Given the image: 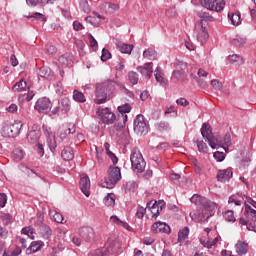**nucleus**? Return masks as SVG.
Instances as JSON below:
<instances>
[{
    "label": "nucleus",
    "mask_w": 256,
    "mask_h": 256,
    "mask_svg": "<svg viewBox=\"0 0 256 256\" xmlns=\"http://www.w3.org/2000/svg\"><path fill=\"white\" fill-rule=\"evenodd\" d=\"M116 87L117 82L113 80H107L96 84V98L94 99V103H96V105H103V103H107V100L113 97Z\"/></svg>",
    "instance_id": "obj_1"
},
{
    "label": "nucleus",
    "mask_w": 256,
    "mask_h": 256,
    "mask_svg": "<svg viewBox=\"0 0 256 256\" xmlns=\"http://www.w3.org/2000/svg\"><path fill=\"white\" fill-rule=\"evenodd\" d=\"M197 42L203 45L209 39V22L198 21L194 28Z\"/></svg>",
    "instance_id": "obj_2"
},
{
    "label": "nucleus",
    "mask_w": 256,
    "mask_h": 256,
    "mask_svg": "<svg viewBox=\"0 0 256 256\" xmlns=\"http://www.w3.org/2000/svg\"><path fill=\"white\" fill-rule=\"evenodd\" d=\"M121 181V168L111 166L108 171L107 179L102 183L106 189H113Z\"/></svg>",
    "instance_id": "obj_3"
},
{
    "label": "nucleus",
    "mask_w": 256,
    "mask_h": 256,
    "mask_svg": "<svg viewBox=\"0 0 256 256\" xmlns=\"http://www.w3.org/2000/svg\"><path fill=\"white\" fill-rule=\"evenodd\" d=\"M130 161L133 171H135L136 173H143V171H145V167H147V162H145L143 154H141L139 150L133 151L130 156Z\"/></svg>",
    "instance_id": "obj_4"
},
{
    "label": "nucleus",
    "mask_w": 256,
    "mask_h": 256,
    "mask_svg": "<svg viewBox=\"0 0 256 256\" xmlns=\"http://www.w3.org/2000/svg\"><path fill=\"white\" fill-rule=\"evenodd\" d=\"M190 201L194 205H202V207H204V209H208V211H213L214 209H217V203L198 194H194L190 198Z\"/></svg>",
    "instance_id": "obj_5"
},
{
    "label": "nucleus",
    "mask_w": 256,
    "mask_h": 256,
    "mask_svg": "<svg viewBox=\"0 0 256 256\" xmlns=\"http://www.w3.org/2000/svg\"><path fill=\"white\" fill-rule=\"evenodd\" d=\"M200 5L208 11H216V13H221L225 9V0H200Z\"/></svg>",
    "instance_id": "obj_6"
},
{
    "label": "nucleus",
    "mask_w": 256,
    "mask_h": 256,
    "mask_svg": "<svg viewBox=\"0 0 256 256\" xmlns=\"http://www.w3.org/2000/svg\"><path fill=\"white\" fill-rule=\"evenodd\" d=\"M134 131L137 135H147L149 133V125L142 114L137 115L134 119Z\"/></svg>",
    "instance_id": "obj_7"
},
{
    "label": "nucleus",
    "mask_w": 256,
    "mask_h": 256,
    "mask_svg": "<svg viewBox=\"0 0 256 256\" xmlns=\"http://www.w3.org/2000/svg\"><path fill=\"white\" fill-rule=\"evenodd\" d=\"M231 134L226 133L224 136H216L214 140V146H211V149H219L222 147L224 151L227 153L229 151V147H231Z\"/></svg>",
    "instance_id": "obj_8"
},
{
    "label": "nucleus",
    "mask_w": 256,
    "mask_h": 256,
    "mask_svg": "<svg viewBox=\"0 0 256 256\" xmlns=\"http://www.w3.org/2000/svg\"><path fill=\"white\" fill-rule=\"evenodd\" d=\"M23 124L21 122H16L11 125H6L1 130L2 137H17L21 133V128Z\"/></svg>",
    "instance_id": "obj_9"
},
{
    "label": "nucleus",
    "mask_w": 256,
    "mask_h": 256,
    "mask_svg": "<svg viewBox=\"0 0 256 256\" xmlns=\"http://www.w3.org/2000/svg\"><path fill=\"white\" fill-rule=\"evenodd\" d=\"M97 115L100 116L102 123L106 125H111L115 123V113L111 112L109 108H98Z\"/></svg>",
    "instance_id": "obj_10"
},
{
    "label": "nucleus",
    "mask_w": 256,
    "mask_h": 256,
    "mask_svg": "<svg viewBox=\"0 0 256 256\" xmlns=\"http://www.w3.org/2000/svg\"><path fill=\"white\" fill-rule=\"evenodd\" d=\"M201 135L205 141L209 144L210 147H215V139L217 136L213 135V131L211 130V125L204 123L201 128Z\"/></svg>",
    "instance_id": "obj_11"
},
{
    "label": "nucleus",
    "mask_w": 256,
    "mask_h": 256,
    "mask_svg": "<svg viewBox=\"0 0 256 256\" xmlns=\"http://www.w3.org/2000/svg\"><path fill=\"white\" fill-rule=\"evenodd\" d=\"M105 248L107 253H109L110 255L118 253L119 249H121V243L119 242V238H117L116 236L109 237L107 242L105 243Z\"/></svg>",
    "instance_id": "obj_12"
},
{
    "label": "nucleus",
    "mask_w": 256,
    "mask_h": 256,
    "mask_svg": "<svg viewBox=\"0 0 256 256\" xmlns=\"http://www.w3.org/2000/svg\"><path fill=\"white\" fill-rule=\"evenodd\" d=\"M51 106V100L47 97H42L36 101L34 109L38 111V113H49Z\"/></svg>",
    "instance_id": "obj_13"
},
{
    "label": "nucleus",
    "mask_w": 256,
    "mask_h": 256,
    "mask_svg": "<svg viewBox=\"0 0 256 256\" xmlns=\"http://www.w3.org/2000/svg\"><path fill=\"white\" fill-rule=\"evenodd\" d=\"M79 236L83 241L87 243H91V241H95V230L89 226H83L78 230Z\"/></svg>",
    "instance_id": "obj_14"
},
{
    "label": "nucleus",
    "mask_w": 256,
    "mask_h": 256,
    "mask_svg": "<svg viewBox=\"0 0 256 256\" xmlns=\"http://www.w3.org/2000/svg\"><path fill=\"white\" fill-rule=\"evenodd\" d=\"M190 217L195 223H207L209 220V215H207L205 210H196L194 212H190Z\"/></svg>",
    "instance_id": "obj_15"
},
{
    "label": "nucleus",
    "mask_w": 256,
    "mask_h": 256,
    "mask_svg": "<svg viewBox=\"0 0 256 256\" xmlns=\"http://www.w3.org/2000/svg\"><path fill=\"white\" fill-rule=\"evenodd\" d=\"M163 207H165V204H163V203H157V202L150 201L147 203L146 209H147V211L151 212L152 217L157 219V217H159V211H162Z\"/></svg>",
    "instance_id": "obj_16"
},
{
    "label": "nucleus",
    "mask_w": 256,
    "mask_h": 256,
    "mask_svg": "<svg viewBox=\"0 0 256 256\" xmlns=\"http://www.w3.org/2000/svg\"><path fill=\"white\" fill-rule=\"evenodd\" d=\"M153 233H171V227L165 222H155L151 227Z\"/></svg>",
    "instance_id": "obj_17"
},
{
    "label": "nucleus",
    "mask_w": 256,
    "mask_h": 256,
    "mask_svg": "<svg viewBox=\"0 0 256 256\" xmlns=\"http://www.w3.org/2000/svg\"><path fill=\"white\" fill-rule=\"evenodd\" d=\"M137 71L146 79H151L153 75V62L145 63L144 66H138Z\"/></svg>",
    "instance_id": "obj_18"
},
{
    "label": "nucleus",
    "mask_w": 256,
    "mask_h": 256,
    "mask_svg": "<svg viewBox=\"0 0 256 256\" xmlns=\"http://www.w3.org/2000/svg\"><path fill=\"white\" fill-rule=\"evenodd\" d=\"M233 177V169H223L219 170L217 173V180L221 183H227V181H230Z\"/></svg>",
    "instance_id": "obj_19"
},
{
    "label": "nucleus",
    "mask_w": 256,
    "mask_h": 256,
    "mask_svg": "<svg viewBox=\"0 0 256 256\" xmlns=\"http://www.w3.org/2000/svg\"><path fill=\"white\" fill-rule=\"evenodd\" d=\"M80 189L85 197H89V195H91L89 192V189H91V180L89 179V176L80 178Z\"/></svg>",
    "instance_id": "obj_20"
},
{
    "label": "nucleus",
    "mask_w": 256,
    "mask_h": 256,
    "mask_svg": "<svg viewBox=\"0 0 256 256\" xmlns=\"http://www.w3.org/2000/svg\"><path fill=\"white\" fill-rule=\"evenodd\" d=\"M115 45H116L118 51H120V53H126L127 55H131V51H133V45L125 44V43L121 42L120 40L116 39Z\"/></svg>",
    "instance_id": "obj_21"
},
{
    "label": "nucleus",
    "mask_w": 256,
    "mask_h": 256,
    "mask_svg": "<svg viewBox=\"0 0 256 256\" xmlns=\"http://www.w3.org/2000/svg\"><path fill=\"white\" fill-rule=\"evenodd\" d=\"M235 249L238 255H247L249 251V244L244 241H238L235 245Z\"/></svg>",
    "instance_id": "obj_22"
},
{
    "label": "nucleus",
    "mask_w": 256,
    "mask_h": 256,
    "mask_svg": "<svg viewBox=\"0 0 256 256\" xmlns=\"http://www.w3.org/2000/svg\"><path fill=\"white\" fill-rule=\"evenodd\" d=\"M27 89H29V86H27V82L24 81L23 79H21L20 81L16 82L12 86V91L14 93H21L23 91H27Z\"/></svg>",
    "instance_id": "obj_23"
},
{
    "label": "nucleus",
    "mask_w": 256,
    "mask_h": 256,
    "mask_svg": "<svg viewBox=\"0 0 256 256\" xmlns=\"http://www.w3.org/2000/svg\"><path fill=\"white\" fill-rule=\"evenodd\" d=\"M61 113L67 114L71 111V101L68 98H63L58 102Z\"/></svg>",
    "instance_id": "obj_24"
},
{
    "label": "nucleus",
    "mask_w": 256,
    "mask_h": 256,
    "mask_svg": "<svg viewBox=\"0 0 256 256\" xmlns=\"http://www.w3.org/2000/svg\"><path fill=\"white\" fill-rule=\"evenodd\" d=\"M244 215L249 221L256 222V210L253 209L249 204H245Z\"/></svg>",
    "instance_id": "obj_25"
},
{
    "label": "nucleus",
    "mask_w": 256,
    "mask_h": 256,
    "mask_svg": "<svg viewBox=\"0 0 256 256\" xmlns=\"http://www.w3.org/2000/svg\"><path fill=\"white\" fill-rule=\"evenodd\" d=\"M118 111L121 114V116H119V118L123 120V122L125 123L127 121V114L126 113H131V105H129V103H126L122 106H118Z\"/></svg>",
    "instance_id": "obj_26"
},
{
    "label": "nucleus",
    "mask_w": 256,
    "mask_h": 256,
    "mask_svg": "<svg viewBox=\"0 0 256 256\" xmlns=\"http://www.w3.org/2000/svg\"><path fill=\"white\" fill-rule=\"evenodd\" d=\"M39 137H41V131L39 130H32L28 133L27 139L31 145H35L37 141H39Z\"/></svg>",
    "instance_id": "obj_27"
},
{
    "label": "nucleus",
    "mask_w": 256,
    "mask_h": 256,
    "mask_svg": "<svg viewBox=\"0 0 256 256\" xmlns=\"http://www.w3.org/2000/svg\"><path fill=\"white\" fill-rule=\"evenodd\" d=\"M154 77L157 83H160L163 87L167 85V80L163 77V73L161 72V67H157L154 71Z\"/></svg>",
    "instance_id": "obj_28"
},
{
    "label": "nucleus",
    "mask_w": 256,
    "mask_h": 256,
    "mask_svg": "<svg viewBox=\"0 0 256 256\" xmlns=\"http://www.w3.org/2000/svg\"><path fill=\"white\" fill-rule=\"evenodd\" d=\"M93 15L94 16H87L86 21H88V23H91V25L97 26L99 25V23H101V19H103V16H101V14L97 12H93Z\"/></svg>",
    "instance_id": "obj_29"
},
{
    "label": "nucleus",
    "mask_w": 256,
    "mask_h": 256,
    "mask_svg": "<svg viewBox=\"0 0 256 256\" xmlns=\"http://www.w3.org/2000/svg\"><path fill=\"white\" fill-rule=\"evenodd\" d=\"M143 57L149 61H155V59H157V51H155L153 48H148L144 50Z\"/></svg>",
    "instance_id": "obj_30"
},
{
    "label": "nucleus",
    "mask_w": 256,
    "mask_h": 256,
    "mask_svg": "<svg viewBox=\"0 0 256 256\" xmlns=\"http://www.w3.org/2000/svg\"><path fill=\"white\" fill-rule=\"evenodd\" d=\"M60 65L64 67H73V58L71 56L62 55L58 59Z\"/></svg>",
    "instance_id": "obj_31"
},
{
    "label": "nucleus",
    "mask_w": 256,
    "mask_h": 256,
    "mask_svg": "<svg viewBox=\"0 0 256 256\" xmlns=\"http://www.w3.org/2000/svg\"><path fill=\"white\" fill-rule=\"evenodd\" d=\"M74 157L73 149L67 147L62 150V159H64V161H73Z\"/></svg>",
    "instance_id": "obj_32"
},
{
    "label": "nucleus",
    "mask_w": 256,
    "mask_h": 256,
    "mask_svg": "<svg viewBox=\"0 0 256 256\" xmlns=\"http://www.w3.org/2000/svg\"><path fill=\"white\" fill-rule=\"evenodd\" d=\"M38 75L43 79H51V77H53V72L47 67H42L39 69Z\"/></svg>",
    "instance_id": "obj_33"
},
{
    "label": "nucleus",
    "mask_w": 256,
    "mask_h": 256,
    "mask_svg": "<svg viewBox=\"0 0 256 256\" xmlns=\"http://www.w3.org/2000/svg\"><path fill=\"white\" fill-rule=\"evenodd\" d=\"M229 61L230 63H232V65H243L245 63V60H243V57L237 54H233L229 56Z\"/></svg>",
    "instance_id": "obj_34"
},
{
    "label": "nucleus",
    "mask_w": 256,
    "mask_h": 256,
    "mask_svg": "<svg viewBox=\"0 0 256 256\" xmlns=\"http://www.w3.org/2000/svg\"><path fill=\"white\" fill-rule=\"evenodd\" d=\"M232 45H235V47H243L247 43V38L243 36H236V38H233L231 40Z\"/></svg>",
    "instance_id": "obj_35"
},
{
    "label": "nucleus",
    "mask_w": 256,
    "mask_h": 256,
    "mask_svg": "<svg viewBox=\"0 0 256 256\" xmlns=\"http://www.w3.org/2000/svg\"><path fill=\"white\" fill-rule=\"evenodd\" d=\"M73 99L74 101H77V103H85V101H87V99L85 98V94H83L79 90L73 91Z\"/></svg>",
    "instance_id": "obj_36"
},
{
    "label": "nucleus",
    "mask_w": 256,
    "mask_h": 256,
    "mask_svg": "<svg viewBox=\"0 0 256 256\" xmlns=\"http://www.w3.org/2000/svg\"><path fill=\"white\" fill-rule=\"evenodd\" d=\"M229 19L231 20L232 25L237 27V25H241V14L240 13H232L228 14Z\"/></svg>",
    "instance_id": "obj_37"
},
{
    "label": "nucleus",
    "mask_w": 256,
    "mask_h": 256,
    "mask_svg": "<svg viewBox=\"0 0 256 256\" xmlns=\"http://www.w3.org/2000/svg\"><path fill=\"white\" fill-rule=\"evenodd\" d=\"M135 189H137V182L130 180L126 183L125 193H135Z\"/></svg>",
    "instance_id": "obj_38"
},
{
    "label": "nucleus",
    "mask_w": 256,
    "mask_h": 256,
    "mask_svg": "<svg viewBox=\"0 0 256 256\" xmlns=\"http://www.w3.org/2000/svg\"><path fill=\"white\" fill-rule=\"evenodd\" d=\"M189 237V227H184L182 230L178 233V241L179 243H182V241H185Z\"/></svg>",
    "instance_id": "obj_39"
},
{
    "label": "nucleus",
    "mask_w": 256,
    "mask_h": 256,
    "mask_svg": "<svg viewBox=\"0 0 256 256\" xmlns=\"http://www.w3.org/2000/svg\"><path fill=\"white\" fill-rule=\"evenodd\" d=\"M103 201L106 207H115V195L108 194Z\"/></svg>",
    "instance_id": "obj_40"
},
{
    "label": "nucleus",
    "mask_w": 256,
    "mask_h": 256,
    "mask_svg": "<svg viewBox=\"0 0 256 256\" xmlns=\"http://www.w3.org/2000/svg\"><path fill=\"white\" fill-rule=\"evenodd\" d=\"M128 79L132 85H137L139 83V74L135 71L128 72Z\"/></svg>",
    "instance_id": "obj_41"
},
{
    "label": "nucleus",
    "mask_w": 256,
    "mask_h": 256,
    "mask_svg": "<svg viewBox=\"0 0 256 256\" xmlns=\"http://www.w3.org/2000/svg\"><path fill=\"white\" fill-rule=\"evenodd\" d=\"M198 151L200 153H207L209 151V147L207 146V143H205L203 140H197L196 141Z\"/></svg>",
    "instance_id": "obj_42"
},
{
    "label": "nucleus",
    "mask_w": 256,
    "mask_h": 256,
    "mask_svg": "<svg viewBox=\"0 0 256 256\" xmlns=\"http://www.w3.org/2000/svg\"><path fill=\"white\" fill-rule=\"evenodd\" d=\"M47 145L50 149V151H52V153L55 152V149L57 148V141H55V135L51 137L47 138Z\"/></svg>",
    "instance_id": "obj_43"
},
{
    "label": "nucleus",
    "mask_w": 256,
    "mask_h": 256,
    "mask_svg": "<svg viewBox=\"0 0 256 256\" xmlns=\"http://www.w3.org/2000/svg\"><path fill=\"white\" fill-rule=\"evenodd\" d=\"M173 75L178 81H185L187 79V73L185 71L175 70Z\"/></svg>",
    "instance_id": "obj_44"
},
{
    "label": "nucleus",
    "mask_w": 256,
    "mask_h": 256,
    "mask_svg": "<svg viewBox=\"0 0 256 256\" xmlns=\"http://www.w3.org/2000/svg\"><path fill=\"white\" fill-rule=\"evenodd\" d=\"M224 219L225 221H228L229 223H235V213L232 210H228L224 213Z\"/></svg>",
    "instance_id": "obj_45"
},
{
    "label": "nucleus",
    "mask_w": 256,
    "mask_h": 256,
    "mask_svg": "<svg viewBox=\"0 0 256 256\" xmlns=\"http://www.w3.org/2000/svg\"><path fill=\"white\" fill-rule=\"evenodd\" d=\"M110 221H112V223H116V225H121L122 227H124V229H129V224L121 221V219H119V217L117 216H111Z\"/></svg>",
    "instance_id": "obj_46"
},
{
    "label": "nucleus",
    "mask_w": 256,
    "mask_h": 256,
    "mask_svg": "<svg viewBox=\"0 0 256 256\" xmlns=\"http://www.w3.org/2000/svg\"><path fill=\"white\" fill-rule=\"evenodd\" d=\"M42 247H43V242L34 241L30 245V249L33 253H37V251H40Z\"/></svg>",
    "instance_id": "obj_47"
},
{
    "label": "nucleus",
    "mask_w": 256,
    "mask_h": 256,
    "mask_svg": "<svg viewBox=\"0 0 256 256\" xmlns=\"http://www.w3.org/2000/svg\"><path fill=\"white\" fill-rule=\"evenodd\" d=\"M157 129L163 133V131H169L171 126H169L168 122H160L156 125Z\"/></svg>",
    "instance_id": "obj_48"
},
{
    "label": "nucleus",
    "mask_w": 256,
    "mask_h": 256,
    "mask_svg": "<svg viewBox=\"0 0 256 256\" xmlns=\"http://www.w3.org/2000/svg\"><path fill=\"white\" fill-rule=\"evenodd\" d=\"M198 17H200V21H213V16L209 15L207 12H198Z\"/></svg>",
    "instance_id": "obj_49"
},
{
    "label": "nucleus",
    "mask_w": 256,
    "mask_h": 256,
    "mask_svg": "<svg viewBox=\"0 0 256 256\" xmlns=\"http://www.w3.org/2000/svg\"><path fill=\"white\" fill-rule=\"evenodd\" d=\"M3 225H11V223H13V216H11V214H3L1 216Z\"/></svg>",
    "instance_id": "obj_50"
},
{
    "label": "nucleus",
    "mask_w": 256,
    "mask_h": 256,
    "mask_svg": "<svg viewBox=\"0 0 256 256\" xmlns=\"http://www.w3.org/2000/svg\"><path fill=\"white\" fill-rule=\"evenodd\" d=\"M211 85H212L213 89H215V91H222L223 90V83H221L217 79L211 80Z\"/></svg>",
    "instance_id": "obj_51"
},
{
    "label": "nucleus",
    "mask_w": 256,
    "mask_h": 256,
    "mask_svg": "<svg viewBox=\"0 0 256 256\" xmlns=\"http://www.w3.org/2000/svg\"><path fill=\"white\" fill-rule=\"evenodd\" d=\"M24 155H23V150L17 148L13 151V158L16 161H21V159H23Z\"/></svg>",
    "instance_id": "obj_52"
},
{
    "label": "nucleus",
    "mask_w": 256,
    "mask_h": 256,
    "mask_svg": "<svg viewBox=\"0 0 256 256\" xmlns=\"http://www.w3.org/2000/svg\"><path fill=\"white\" fill-rule=\"evenodd\" d=\"M80 8L84 13H90L91 9L89 8V2L87 0L80 1Z\"/></svg>",
    "instance_id": "obj_53"
},
{
    "label": "nucleus",
    "mask_w": 256,
    "mask_h": 256,
    "mask_svg": "<svg viewBox=\"0 0 256 256\" xmlns=\"http://www.w3.org/2000/svg\"><path fill=\"white\" fill-rule=\"evenodd\" d=\"M145 213H147V208H144L143 206H139L136 212V217L138 219H143V217H145Z\"/></svg>",
    "instance_id": "obj_54"
},
{
    "label": "nucleus",
    "mask_w": 256,
    "mask_h": 256,
    "mask_svg": "<svg viewBox=\"0 0 256 256\" xmlns=\"http://www.w3.org/2000/svg\"><path fill=\"white\" fill-rule=\"evenodd\" d=\"M22 234L27 235L30 239H35V236H33V229L31 227L23 228Z\"/></svg>",
    "instance_id": "obj_55"
},
{
    "label": "nucleus",
    "mask_w": 256,
    "mask_h": 256,
    "mask_svg": "<svg viewBox=\"0 0 256 256\" xmlns=\"http://www.w3.org/2000/svg\"><path fill=\"white\" fill-rule=\"evenodd\" d=\"M53 219L56 223H65V222H63V221H65V218H63V214H61L59 212H54Z\"/></svg>",
    "instance_id": "obj_56"
},
{
    "label": "nucleus",
    "mask_w": 256,
    "mask_h": 256,
    "mask_svg": "<svg viewBox=\"0 0 256 256\" xmlns=\"http://www.w3.org/2000/svg\"><path fill=\"white\" fill-rule=\"evenodd\" d=\"M110 57H111V52H109V50L103 48L102 55H101V61H109Z\"/></svg>",
    "instance_id": "obj_57"
},
{
    "label": "nucleus",
    "mask_w": 256,
    "mask_h": 256,
    "mask_svg": "<svg viewBox=\"0 0 256 256\" xmlns=\"http://www.w3.org/2000/svg\"><path fill=\"white\" fill-rule=\"evenodd\" d=\"M214 159L221 163V161H225V153L216 151L214 152Z\"/></svg>",
    "instance_id": "obj_58"
},
{
    "label": "nucleus",
    "mask_w": 256,
    "mask_h": 256,
    "mask_svg": "<svg viewBox=\"0 0 256 256\" xmlns=\"http://www.w3.org/2000/svg\"><path fill=\"white\" fill-rule=\"evenodd\" d=\"M9 237V230L0 225V239H7Z\"/></svg>",
    "instance_id": "obj_59"
},
{
    "label": "nucleus",
    "mask_w": 256,
    "mask_h": 256,
    "mask_svg": "<svg viewBox=\"0 0 256 256\" xmlns=\"http://www.w3.org/2000/svg\"><path fill=\"white\" fill-rule=\"evenodd\" d=\"M108 7V11L110 13H115V11H119V4H115V3H108L106 4Z\"/></svg>",
    "instance_id": "obj_60"
},
{
    "label": "nucleus",
    "mask_w": 256,
    "mask_h": 256,
    "mask_svg": "<svg viewBox=\"0 0 256 256\" xmlns=\"http://www.w3.org/2000/svg\"><path fill=\"white\" fill-rule=\"evenodd\" d=\"M51 235H52L51 228L49 226H44L43 227V237H44V239H49V237H51Z\"/></svg>",
    "instance_id": "obj_61"
},
{
    "label": "nucleus",
    "mask_w": 256,
    "mask_h": 256,
    "mask_svg": "<svg viewBox=\"0 0 256 256\" xmlns=\"http://www.w3.org/2000/svg\"><path fill=\"white\" fill-rule=\"evenodd\" d=\"M107 248L97 249L94 253V256H109Z\"/></svg>",
    "instance_id": "obj_62"
},
{
    "label": "nucleus",
    "mask_w": 256,
    "mask_h": 256,
    "mask_svg": "<svg viewBox=\"0 0 256 256\" xmlns=\"http://www.w3.org/2000/svg\"><path fill=\"white\" fill-rule=\"evenodd\" d=\"M21 255V248L16 247L10 254L7 252H4L3 256H19Z\"/></svg>",
    "instance_id": "obj_63"
},
{
    "label": "nucleus",
    "mask_w": 256,
    "mask_h": 256,
    "mask_svg": "<svg viewBox=\"0 0 256 256\" xmlns=\"http://www.w3.org/2000/svg\"><path fill=\"white\" fill-rule=\"evenodd\" d=\"M59 113H61V108L59 107V104L52 108L50 112V117H58Z\"/></svg>",
    "instance_id": "obj_64"
}]
</instances>
